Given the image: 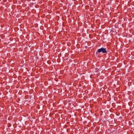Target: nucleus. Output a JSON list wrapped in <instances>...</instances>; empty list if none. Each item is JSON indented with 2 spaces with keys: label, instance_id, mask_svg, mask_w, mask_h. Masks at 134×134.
<instances>
[{
  "label": "nucleus",
  "instance_id": "obj_1",
  "mask_svg": "<svg viewBox=\"0 0 134 134\" xmlns=\"http://www.w3.org/2000/svg\"><path fill=\"white\" fill-rule=\"evenodd\" d=\"M97 52L98 53H100L102 52L103 53H107V52L106 51V48H104L103 47L98 49Z\"/></svg>",
  "mask_w": 134,
  "mask_h": 134
},
{
  "label": "nucleus",
  "instance_id": "obj_2",
  "mask_svg": "<svg viewBox=\"0 0 134 134\" xmlns=\"http://www.w3.org/2000/svg\"><path fill=\"white\" fill-rule=\"evenodd\" d=\"M86 47V46H85Z\"/></svg>",
  "mask_w": 134,
  "mask_h": 134
}]
</instances>
